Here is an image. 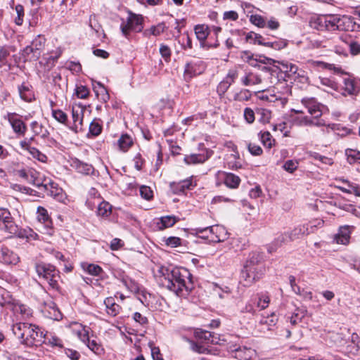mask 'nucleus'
I'll return each instance as SVG.
<instances>
[{
  "label": "nucleus",
  "instance_id": "nucleus-1",
  "mask_svg": "<svg viewBox=\"0 0 360 360\" xmlns=\"http://www.w3.org/2000/svg\"><path fill=\"white\" fill-rule=\"evenodd\" d=\"M191 274L186 269L174 268L164 278L163 285L178 296L184 297L193 288L190 279Z\"/></svg>",
  "mask_w": 360,
  "mask_h": 360
},
{
  "label": "nucleus",
  "instance_id": "nucleus-2",
  "mask_svg": "<svg viewBox=\"0 0 360 360\" xmlns=\"http://www.w3.org/2000/svg\"><path fill=\"white\" fill-rule=\"evenodd\" d=\"M323 224V221H318L316 224L311 221L306 224L300 225L295 227L291 231L285 233L278 236L273 243L272 245L269 248L268 251L269 252L275 251L278 247L287 242L288 240L289 241H292L301 238L304 235H309L311 233H314V228L322 226Z\"/></svg>",
  "mask_w": 360,
  "mask_h": 360
},
{
  "label": "nucleus",
  "instance_id": "nucleus-3",
  "mask_svg": "<svg viewBox=\"0 0 360 360\" xmlns=\"http://www.w3.org/2000/svg\"><path fill=\"white\" fill-rule=\"evenodd\" d=\"M34 268L39 277L44 278L52 289H59L60 273L53 265L37 262L35 264Z\"/></svg>",
  "mask_w": 360,
  "mask_h": 360
},
{
  "label": "nucleus",
  "instance_id": "nucleus-4",
  "mask_svg": "<svg viewBox=\"0 0 360 360\" xmlns=\"http://www.w3.org/2000/svg\"><path fill=\"white\" fill-rule=\"evenodd\" d=\"M46 39L41 35H38L32 40L30 45L27 46L21 53L25 61L37 60L44 49Z\"/></svg>",
  "mask_w": 360,
  "mask_h": 360
},
{
  "label": "nucleus",
  "instance_id": "nucleus-5",
  "mask_svg": "<svg viewBox=\"0 0 360 360\" xmlns=\"http://www.w3.org/2000/svg\"><path fill=\"white\" fill-rule=\"evenodd\" d=\"M143 18L141 15L129 13L125 20H122L120 25V30L122 34L127 39L129 38L130 32H140L143 29Z\"/></svg>",
  "mask_w": 360,
  "mask_h": 360
},
{
  "label": "nucleus",
  "instance_id": "nucleus-6",
  "mask_svg": "<svg viewBox=\"0 0 360 360\" xmlns=\"http://www.w3.org/2000/svg\"><path fill=\"white\" fill-rule=\"evenodd\" d=\"M198 233L203 234L202 237L210 238L215 243L223 242L229 237V233L226 228L221 225L210 226L205 228L198 227L195 229Z\"/></svg>",
  "mask_w": 360,
  "mask_h": 360
},
{
  "label": "nucleus",
  "instance_id": "nucleus-7",
  "mask_svg": "<svg viewBox=\"0 0 360 360\" xmlns=\"http://www.w3.org/2000/svg\"><path fill=\"white\" fill-rule=\"evenodd\" d=\"M20 342L28 347L39 345L44 342L43 332L38 326L30 323L25 336Z\"/></svg>",
  "mask_w": 360,
  "mask_h": 360
},
{
  "label": "nucleus",
  "instance_id": "nucleus-8",
  "mask_svg": "<svg viewBox=\"0 0 360 360\" xmlns=\"http://www.w3.org/2000/svg\"><path fill=\"white\" fill-rule=\"evenodd\" d=\"M205 63L200 59H193L188 61L184 67V80L189 82L193 77L201 74L205 70Z\"/></svg>",
  "mask_w": 360,
  "mask_h": 360
},
{
  "label": "nucleus",
  "instance_id": "nucleus-9",
  "mask_svg": "<svg viewBox=\"0 0 360 360\" xmlns=\"http://www.w3.org/2000/svg\"><path fill=\"white\" fill-rule=\"evenodd\" d=\"M0 222H2L1 229L11 234H15L18 227L13 221V218L8 209L0 207Z\"/></svg>",
  "mask_w": 360,
  "mask_h": 360
},
{
  "label": "nucleus",
  "instance_id": "nucleus-10",
  "mask_svg": "<svg viewBox=\"0 0 360 360\" xmlns=\"http://www.w3.org/2000/svg\"><path fill=\"white\" fill-rule=\"evenodd\" d=\"M264 274V269L261 267L255 270L253 268H245L241 271L240 278L245 282L244 285H250L255 281H258Z\"/></svg>",
  "mask_w": 360,
  "mask_h": 360
},
{
  "label": "nucleus",
  "instance_id": "nucleus-11",
  "mask_svg": "<svg viewBox=\"0 0 360 360\" xmlns=\"http://www.w3.org/2000/svg\"><path fill=\"white\" fill-rule=\"evenodd\" d=\"M6 117L11 125L13 131L17 135L24 136L25 134L27 126L18 114L15 112H8Z\"/></svg>",
  "mask_w": 360,
  "mask_h": 360
},
{
  "label": "nucleus",
  "instance_id": "nucleus-12",
  "mask_svg": "<svg viewBox=\"0 0 360 360\" xmlns=\"http://www.w3.org/2000/svg\"><path fill=\"white\" fill-rule=\"evenodd\" d=\"M342 89L344 96H356L360 91V86L355 78L347 75L342 79Z\"/></svg>",
  "mask_w": 360,
  "mask_h": 360
},
{
  "label": "nucleus",
  "instance_id": "nucleus-13",
  "mask_svg": "<svg viewBox=\"0 0 360 360\" xmlns=\"http://www.w3.org/2000/svg\"><path fill=\"white\" fill-rule=\"evenodd\" d=\"M302 103L307 109L308 112L313 116L314 119L319 118L322 115V111L321 110V105L319 103L315 98H303Z\"/></svg>",
  "mask_w": 360,
  "mask_h": 360
},
{
  "label": "nucleus",
  "instance_id": "nucleus-14",
  "mask_svg": "<svg viewBox=\"0 0 360 360\" xmlns=\"http://www.w3.org/2000/svg\"><path fill=\"white\" fill-rule=\"evenodd\" d=\"M20 258L17 254L8 248L0 247V262L5 264L15 265L19 262Z\"/></svg>",
  "mask_w": 360,
  "mask_h": 360
},
{
  "label": "nucleus",
  "instance_id": "nucleus-15",
  "mask_svg": "<svg viewBox=\"0 0 360 360\" xmlns=\"http://www.w3.org/2000/svg\"><path fill=\"white\" fill-rule=\"evenodd\" d=\"M212 154L213 152L212 150H205L202 153L185 155L184 160L186 165L201 164L207 160Z\"/></svg>",
  "mask_w": 360,
  "mask_h": 360
},
{
  "label": "nucleus",
  "instance_id": "nucleus-16",
  "mask_svg": "<svg viewBox=\"0 0 360 360\" xmlns=\"http://www.w3.org/2000/svg\"><path fill=\"white\" fill-rule=\"evenodd\" d=\"M353 18L348 15H337V27L338 31L340 32H354Z\"/></svg>",
  "mask_w": 360,
  "mask_h": 360
},
{
  "label": "nucleus",
  "instance_id": "nucleus-17",
  "mask_svg": "<svg viewBox=\"0 0 360 360\" xmlns=\"http://www.w3.org/2000/svg\"><path fill=\"white\" fill-rule=\"evenodd\" d=\"M236 356L239 360H255L257 352L250 347H242L236 350Z\"/></svg>",
  "mask_w": 360,
  "mask_h": 360
},
{
  "label": "nucleus",
  "instance_id": "nucleus-18",
  "mask_svg": "<svg viewBox=\"0 0 360 360\" xmlns=\"http://www.w3.org/2000/svg\"><path fill=\"white\" fill-rule=\"evenodd\" d=\"M71 166L82 174L88 175L94 172V167L91 165L83 162L77 159L72 161Z\"/></svg>",
  "mask_w": 360,
  "mask_h": 360
},
{
  "label": "nucleus",
  "instance_id": "nucleus-19",
  "mask_svg": "<svg viewBox=\"0 0 360 360\" xmlns=\"http://www.w3.org/2000/svg\"><path fill=\"white\" fill-rule=\"evenodd\" d=\"M350 227L344 226L340 228L338 234L335 236V240L338 244L347 245L349 242L350 238Z\"/></svg>",
  "mask_w": 360,
  "mask_h": 360
},
{
  "label": "nucleus",
  "instance_id": "nucleus-20",
  "mask_svg": "<svg viewBox=\"0 0 360 360\" xmlns=\"http://www.w3.org/2000/svg\"><path fill=\"white\" fill-rule=\"evenodd\" d=\"M49 188H46L49 190V193L51 196L54 198L59 202H63L65 199V195L61 188L58 186V184L54 182L49 183ZM47 187V186H46Z\"/></svg>",
  "mask_w": 360,
  "mask_h": 360
},
{
  "label": "nucleus",
  "instance_id": "nucleus-21",
  "mask_svg": "<svg viewBox=\"0 0 360 360\" xmlns=\"http://www.w3.org/2000/svg\"><path fill=\"white\" fill-rule=\"evenodd\" d=\"M262 260V255L259 252H252L249 254L248 257L247 259L246 262L244 266L245 268H253L255 270H257V264Z\"/></svg>",
  "mask_w": 360,
  "mask_h": 360
},
{
  "label": "nucleus",
  "instance_id": "nucleus-22",
  "mask_svg": "<svg viewBox=\"0 0 360 360\" xmlns=\"http://www.w3.org/2000/svg\"><path fill=\"white\" fill-rule=\"evenodd\" d=\"M14 49L9 46H0V68L3 66H7L8 70L11 69V63L8 62V58L11 52L13 51Z\"/></svg>",
  "mask_w": 360,
  "mask_h": 360
},
{
  "label": "nucleus",
  "instance_id": "nucleus-23",
  "mask_svg": "<svg viewBox=\"0 0 360 360\" xmlns=\"http://www.w3.org/2000/svg\"><path fill=\"white\" fill-rule=\"evenodd\" d=\"M18 92L21 99L26 102H32L34 99V95L30 86L22 84L18 86Z\"/></svg>",
  "mask_w": 360,
  "mask_h": 360
},
{
  "label": "nucleus",
  "instance_id": "nucleus-24",
  "mask_svg": "<svg viewBox=\"0 0 360 360\" xmlns=\"http://www.w3.org/2000/svg\"><path fill=\"white\" fill-rule=\"evenodd\" d=\"M37 214L38 220L44 224V227L46 228L48 231L51 230L52 221L48 214L47 210L42 207H38Z\"/></svg>",
  "mask_w": 360,
  "mask_h": 360
},
{
  "label": "nucleus",
  "instance_id": "nucleus-25",
  "mask_svg": "<svg viewBox=\"0 0 360 360\" xmlns=\"http://www.w3.org/2000/svg\"><path fill=\"white\" fill-rule=\"evenodd\" d=\"M179 221V218L175 216L167 215L162 217L157 225L160 230L172 227Z\"/></svg>",
  "mask_w": 360,
  "mask_h": 360
},
{
  "label": "nucleus",
  "instance_id": "nucleus-26",
  "mask_svg": "<svg viewBox=\"0 0 360 360\" xmlns=\"http://www.w3.org/2000/svg\"><path fill=\"white\" fill-rule=\"evenodd\" d=\"M167 27L164 22H160L157 25L152 26L149 29H146L143 31V34L146 37H150L151 35L159 36L165 31Z\"/></svg>",
  "mask_w": 360,
  "mask_h": 360
},
{
  "label": "nucleus",
  "instance_id": "nucleus-27",
  "mask_svg": "<svg viewBox=\"0 0 360 360\" xmlns=\"http://www.w3.org/2000/svg\"><path fill=\"white\" fill-rule=\"evenodd\" d=\"M262 81L260 75L255 72H248L242 78V83L245 86L259 84Z\"/></svg>",
  "mask_w": 360,
  "mask_h": 360
},
{
  "label": "nucleus",
  "instance_id": "nucleus-28",
  "mask_svg": "<svg viewBox=\"0 0 360 360\" xmlns=\"http://www.w3.org/2000/svg\"><path fill=\"white\" fill-rule=\"evenodd\" d=\"M195 33L201 46H205V41L209 34L208 27L204 25H198L195 27Z\"/></svg>",
  "mask_w": 360,
  "mask_h": 360
},
{
  "label": "nucleus",
  "instance_id": "nucleus-29",
  "mask_svg": "<svg viewBox=\"0 0 360 360\" xmlns=\"http://www.w3.org/2000/svg\"><path fill=\"white\" fill-rule=\"evenodd\" d=\"M96 213L98 216L106 218L112 213V205L106 201H103L98 205Z\"/></svg>",
  "mask_w": 360,
  "mask_h": 360
},
{
  "label": "nucleus",
  "instance_id": "nucleus-30",
  "mask_svg": "<svg viewBox=\"0 0 360 360\" xmlns=\"http://www.w3.org/2000/svg\"><path fill=\"white\" fill-rule=\"evenodd\" d=\"M104 304L107 308V312L108 314L115 316L119 313L120 307L118 304L115 303L112 297H107L104 300Z\"/></svg>",
  "mask_w": 360,
  "mask_h": 360
},
{
  "label": "nucleus",
  "instance_id": "nucleus-31",
  "mask_svg": "<svg viewBox=\"0 0 360 360\" xmlns=\"http://www.w3.org/2000/svg\"><path fill=\"white\" fill-rule=\"evenodd\" d=\"M325 26V30L329 32L338 31L337 27V15H329L325 17V21H323Z\"/></svg>",
  "mask_w": 360,
  "mask_h": 360
},
{
  "label": "nucleus",
  "instance_id": "nucleus-32",
  "mask_svg": "<svg viewBox=\"0 0 360 360\" xmlns=\"http://www.w3.org/2000/svg\"><path fill=\"white\" fill-rule=\"evenodd\" d=\"M240 182V179L232 174V173H226L225 174L224 178V184L229 188H237Z\"/></svg>",
  "mask_w": 360,
  "mask_h": 360
},
{
  "label": "nucleus",
  "instance_id": "nucleus-33",
  "mask_svg": "<svg viewBox=\"0 0 360 360\" xmlns=\"http://www.w3.org/2000/svg\"><path fill=\"white\" fill-rule=\"evenodd\" d=\"M307 311L305 309H297L292 315L289 318L290 323L292 326L297 325L298 323L301 322L302 320L307 315Z\"/></svg>",
  "mask_w": 360,
  "mask_h": 360
},
{
  "label": "nucleus",
  "instance_id": "nucleus-34",
  "mask_svg": "<svg viewBox=\"0 0 360 360\" xmlns=\"http://www.w3.org/2000/svg\"><path fill=\"white\" fill-rule=\"evenodd\" d=\"M133 145V140L128 134H124L118 139V146L121 150L126 152Z\"/></svg>",
  "mask_w": 360,
  "mask_h": 360
},
{
  "label": "nucleus",
  "instance_id": "nucleus-35",
  "mask_svg": "<svg viewBox=\"0 0 360 360\" xmlns=\"http://www.w3.org/2000/svg\"><path fill=\"white\" fill-rule=\"evenodd\" d=\"M30 323H18L13 326V332L15 336L18 337L22 340V338L25 336V333L29 327Z\"/></svg>",
  "mask_w": 360,
  "mask_h": 360
},
{
  "label": "nucleus",
  "instance_id": "nucleus-36",
  "mask_svg": "<svg viewBox=\"0 0 360 360\" xmlns=\"http://www.w3.org/2000/svg\"><path fill=\"white\" fill-rule=\"evenodd\" d=\"M72 116L74 123L72 129L75 131H77L78 129H82L83 121L82 111L79 112V110H75L74 108H72Z\"/></svg>",
  "mask_w": 360,
  "mask_h": 360
},
{
  "label": "nucleus",
  "instance_id": "nucleus-37",
  "mask_svg": "<svg viewBox=\"0 0 360 360\" xmlns=\"http://www.w3.org/2000/svg\"><path fill=\"white\" fill-rule=\"evenodd\" d=\"M256 113L259 116V121L261 123L266 124L270 122L271 118V111L270 110L259 108L256 109Z\"/></svg>",
  "mask_w": 360,
  "mask_h": 360
},
{
  "label": "nucleus",
  "instance_id": "nucleus-38",
  "mask_svg": "<svg viewBox=\"0 0 360 360\" xmlns=\"http://www.w3.org/2000/svg\"><path fill=\"white\" fill-rule=\"evenodd\" d=\"M342 181L347 184L348 188L338 186V188L340 191H342L344 193H349V194L353 193L356 196H359V197L360 196V188L358 185L351 184L350 182H349L347 180H343Z\"/></svg>",
  "mask_w": 360,
  "mask_h": 360
},
{
  "label": "nucleus",
  "instance_id": "nucleus-39",
  "mask_svg": "<svg viewBox=\"0 0 360 360\" xmlns=\"http://www.w3.org/2000/svg\"><path fill=\"white\" fill-rule=\"evenodd\" d=\"M89 27L96 32L98 37L104 34L101 25L98 23L95 15H91L89 20Z\"/></svg>",
  "mask_w": 360,
  "mask_h": 360
},
{
  "label": "nucleus",
  "instance_id": "nucleus-40",
  "mask_svg": "<svg viewBox=\"0 0 360 360\" xmlns=\"http://www.w3.org/2000/svg\"><path fill=\"white\" fill-rule=\"evenodd\" d=\"M94 91L98 97L99 95L101 96V99L104 102H106L109 99V94L107 89L101 83L98 82L96 85H94Z\"/></svg>",
  "mask_w": 360,
  "mask_h": 360
},
{
  "label": "nucleus",
  "instance_id": "nucleus-41",
  "mask_svg": "<svg viewBox=\"0 0 360 360\" xmlns=\"http://www.w3.org/2000/svg\"><path fill=\"white\" fill-rule=\"evenodd\" d=\"M278 321L277 316L274 313H271L269 316H262L259 322L260 325H266L268 330L270 329L271 326L276 325Z\"/></svg>",
  "mask_w": 360,
  "mask_h": 360
},
{
  "label": "nucleus",
  "instance_id": "nucleus-42",
  "mask_svg": "<svg viewBox=\"0 0 360 360\" xmlns=\"http://www.w3.org/2000/svg\"><path fill=\"white\" fill-rule=\"evenodd\" d=\"M346 155L347 157V162L349 164H360V152L352 149L346 150Z\"/></svg>",
  "mask_w": 360,
  "mask_h": 360
},
{
  "label": "nucleus",
  "instance_id": "nucleus-43",
  "mask_svg": "<svg viewBox=\"0 0 360 360\" xmlns=\"http://www.w3.org/2000/svg\"><path fill=\"white\" fill-rule=\"evenodd\" d=\"M246 39L247 41L252 39L255 44H258L264 46H267L269 44V41H266L262 35L254 32L248 33L246 36Z\"/></svg>",
  "mask_w": 360,
  "mask_h": 360
},
{
  "label": "nucleus",
  "instance_id": "nucleus-44",
  "mask_svg": "<svg viewBox=\"0 0 360 360\" xmlns=\"http://www.w3.org/2000/svg\"><path fill=\"white\" fill-rule=\"evenodd\" d=\"M250 21L254 25L263 28L266 26V22L263 16L259 14H252L250 16Z\"/></svg>",
  "mask_w": 360,
  "mask_h": 360
},
{
  "label": "nucleus",
  "instance_id": "nucleus-45",
  "mask_svg": "<svg viewBox=\"0 0 360 360\" xmlns=\"http://www.w3.org/2000/svg\"><path fill=\"white\" fill-rule=\"evenodd\" d=\"M196 338L204 340L207 343H210L212 333L202 329H197L194 332Z\"/></svg>",
  "mask_w": 360,
  "mask_h": 360
},
{
  "label": "nucleus",
  "instance_id": "nucleus-46",
  "mask_svg": "<svg viewBox=\"0 0 360 360\" xmlns=\"http://www.w3.org/2000/svg\"><path fill=\"white\" fill-rule=\"evenodd\" d=\"M86 345L93 352L96 354H101L103 352V348L102 347L101 345L94 339H88Z\"/></svg>",
  "mask_w": 360,
  "mask_h": 360
},
{
  "label": "nucleus",
  "instance_id": "nucleus-47",
  "mask_svg": "<svg viewBox=\"0 0 360 360\" xmlns=\"http://www.w3.org/2000/svg\"><path fill=\"white\" fill-rule=\"evenodd\" d=\"M187 340L190 343L191 348L193 352H197L198 354L210 353V350L207 347H205L204 345L196 343L193 340H189L188 339H187Z\"/></svg>",
  "mask_w": 360,
  "mask_h": 360
},
{
  "label": "nucleus",
  "instance_id": "nucleus-48",
  "mask_svg": "<svg viewBox=\"0 0 360 360\" xmlns=\"http://www.w3.org/2000/svg\"><path fill=\"white\" fill-rule=\"evenodd\" d=\"M140 195L146 200H150L153 198V192L148 186H141L139 188Z\"/></svg>",
  "mask_w": 360,
  "mask_h": 360
},
{
  "label": "nucleus",
  "instance_id": "nucleus-49",
  "mask_svg": "<svg viewBox=\"0 0 360 360\" xmlns=\"http://www.w3.org/2000/svg\"><path fill=\"white\" fill-rule=\"evenodd\" d=\"M260 139L263 145L269 148H271L274 140L269 131L260 133Z\"/></svg>",
  "mask_w": 360,
  "mask_h": 360
},
{
  "label": "nucleus",
  "instance_id": "nucleus-50",
  "mask_svg": "<svg viewBox=\"0 0 360 360\" xmlns=\"http://www.w3.org/2000/svg\"><path fill=\"white\" fill-rule=\"evenodd\" d=\"M333 130L337 131V134L340 136H344L351 133V129L347 127H340L339 124H328Z\"/></svg>",
  "mask_w": 360,
  "mask_h": 360
},
{
  "label": "nucleus",
  "instance_id": "nucleus-51",
  "mask_svg": "<svg viewBox=\"0 0 360 360\" xmlns=\"http://www.w3.org/2000/svg\"><path fill=\"white\" fill-rule=\"evenodd\" d=\"M29 153L32 155L34 158L37 159L41 162H45L47 160V157L44 153L40 152L37 148L32 147L29 148Z\"/></svg>",
  "mask_w": 360,
  "mask_h": 360
},
{
  "label": "nucleus",
  "instance_id": "nucleus-52",
  "mask_svg": "<svg viewBox=\"0 0 360 360\" xmlns=\"http://www.w3.org/2000/svg\"><path fill=\"white\" fill-rule=\"evenodd\" d=\"M251 93L248 89H243L239 93L236 94L234 99L238 101H247L251 98Z\"/></svg>",
  "mask_w": 360,
  "mask_h": 360
},
{
  "label": "nucleus",
  "instance_id": "nucleus-53",
  "mask_svg": "<svg viewBox=\"0 0 360 360\" xmlns=\"http://www.w3.org/2000/svg\"><path fill=\"white\" fill-rule=\"evenodd\" d=\"M15 10L17 13V17L15 19V22L18 25H21L23 22L24 8L22 5L18 4L15 6Z\"/></svg>",
  "mask_w": 360,
  "mask_h": 360
},
{
  "label": "nucleus",
  "instance_id": "nucleus-54",
  "mask_svg": "<svg viewBox=\"0 0 360 360\" xmlns=\"http://www.w3.org/2000/svg\"><path fill=\"white\" fill-rule=\"evenodd\" d=\"M102 130L101 125L96 120L92 121L89 124V132L93 136H98Z\"/></svg>",
  "mask_w": 360,
  "mask_h": 360
},
{
  "label": "nucleus",
  "instance_id": "nucleus-55",
  "mask_svg": "<svg viewBox=\"0 0 360 360\" xmlns=\"http://www.w3.org/2000/svg\"><path fill=\"white\" fill-rule=\"evenodd\" d=\"M53 117L59 122L62 124H65L68 120V116L66 113H65L61 110H55L52 112Z\"/></svg>",
  "mask_w": 360,
  "mask_h": 360
},
{
  "label": "nucleus",
  "instance_id": "nucleus-56",
  "mask_svg": "<svg viewBox=\"0 0 360 360\" xmlns=\"http://www.w3.org/2000/svg\"><path fill=\"white\" fill-rule=\"evenodd\" d=\"M19 237L26 238L28 240H37L38 235L33 230L28 229L21 231L19 233Z\"/></svg>",
  "mask_w": 360,
  "mask_h": 360
},
{
  "label": "nucleus",
  "instance_id": "nucleus-57",
  "mask_svg": "<svg viewBox=\"0 0 360 360\" xmlns=\"http://www.w3.org/2000/svg\"><path fill=\"white\" fill-rule=\"evenodd\" d=\"M255 113L250 108H245L244 109L243 116L244 119L248 124H252L255 120Z\"/></svg>",
  "mask_w": 360,
  "mask_h": 360
},
{
  "label": "nucleus",
  "instance_id": "nucleus-58",
  "mask_svg": "<svg viewBox=\"0 0 360 360\" xmlns=\"http://www.w3.org/2000/svg\"><path fill=\"white\" fill-rule=\"evenodd\" d=\"M75 94L79 98H86L89 94V89L85 86H78L76 88Z\"/></svg>",
  "mask_w": 360,
  "mask_h": 360
},
{
  "label": "nucleus",
  "instance_id": "nucleus-59",
  "mask_svg": "<svg viewBox=\"0 0 360 360\" xmlns=\"http://www.w3.org/2000/svg\"><path fill=\"white\" fill-rule=\"evenodd\" d=\"M298 167V162L297 161H295V160H287L283 166V168L290 172V173H292L294 171H295L297 169Z\"/></svg>",
  "mask_w": 360,
  "mask_h": 360
},
{
  "label": "nucleus",
  "instance_id": "nucleus-60",
  "mask_svg": "<svg viewBox=\"0 0 360 360\" xmlns=\"http://www.w3.org/2000/svg\"><path fill=\"white\" fill-rule=\"evenodd\" d=\"M86 271L93 276H99L102 272V269L97 264H88L86 269Z\"/></svg>",
  "mask_w": 360,
  "mask_h": 360
},
{
  "label": "nucleus",
  "instance_id": "nucleus-61",
  "mask_svg": "<svg viewBox=\"0 0 360 360\" xmlns=\"http://www.w3.org/2000/svg\"><path fill=\"white\" fill-rule=\"evenodd\" d=\"M160 53L166 61H169L171 57L170 48L165 44H161L160 46Z\"/></svg>",
  "mask_w": 360,
  "mask_h": 360
},
{
  "label": "nucleus",
  "instance_id": "nucleus-62",
  "mask_svg": "<svg viewBox=\"0 0 360 360\" xmlns=\"http://www.w3.org/2000/svg\"><path fill=\"white\" fill-rule=\"evenodd\" d=\"M44 339H45V340H44V342L47 340L48 343L52 346H56V347H63L62 340L56 336H51L49 338V337H46V336L44 335Z\"/></svg>",
  "mask_w": 360,
  "mask_h": 360
},
{
  "label": "nucleus",
  "instance_id": "nucleus-63",
  "mask_svg": "<svg viewBox=\"0 0 360 360\" xmlns=\"http://www.w3.org/2000/svg\"><path fill=\"white\" fill-rule=\"evenodd\" d=\"M149 346L150 347L153 359L154 360H163V359L160 357L161 354L159 347L154 346L152 342L149 343Z\"/></svg>",
  "mask_w": 360,
  "mask_h": 360
},
{
  "label": "nucleus",
  "instance_id": "nucleus-64",
  "mask_svg": "<svg viewBox=\"0 0 360 360\" xmlns=\"http://www.w3.org/2000/svg\"><path fill=\"white\" fill-rule=\"evenodd\" d=\"M349 51L352 55L356 56L360 53V43L352 41L349 44Z\"/></svg>",
  "mask_w": 360,
  "mask_h": 360
}]
</instances>
